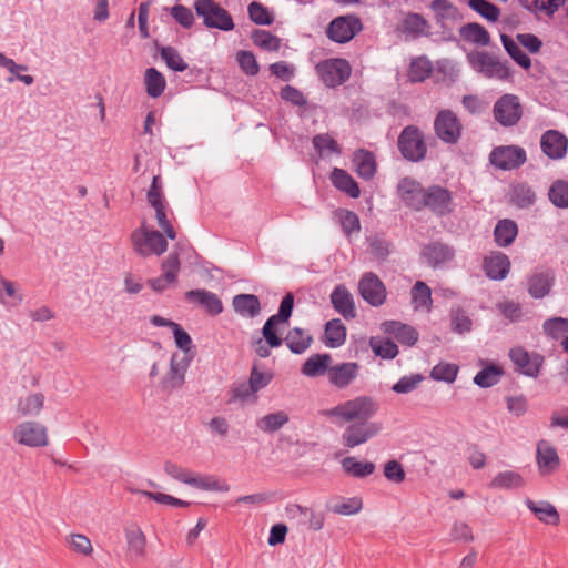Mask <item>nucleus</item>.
I'll return each mask as SVG.
<instances>
[{
	"mask_svg": "<svg viewBox=\"0 0 568 568\" xmlns=\"http://www.w3.org/2000/svg\"><path fill=\"white\" fill-rule=\"evenodd\" d=\"M378 410L379 403L377 399L361 395L323 410L322 415L342 423L368 422Z\"/></svg>",
	"mask_w": 568,
	"mask_h": 568,
	"instance_id": "1",
	"label": "nucleus"
},
{
	"mask_svg": "<svg viewBox=\"0 0 568 568\" xmlns=\"http://www.w3.org/2000/svg\"><path fill=\"white\" fill-rule=\"evenodd\" d=\"M471 69L488 79L500 81L511 80L513 72L507 61H500L498 57L487 51L475 50L466 55Z\"/></svg>",
	"mask_w": 568,
	"mask_h": 568,
	"instance_id": "2",
	"label": "nucleus"
},
{
	"mask_svg": "<svg viewBox=\"0 0 568 568\" xmlns=\"http://www.w3.org/2000/svg\"><path fill=\"white\" fill-rule=\"evenodd\" d=\"M131 244L134 253L142 257L160 256L168 248V242L162 233L149 230L144 225L132 232Z\"/></svg>",
	"mask_w": 568,
	"mask_h": 568,
	"instance_id": "3",
	"label": "nucleus"
},
{
	"mask_svg": "<svg viewBox=\"0 0 568 568\" xmlns=\"http://www.w3.org/2000/svg\"><path fill=\"white\" fill-rule=\"evenodd\" d=\"M194 9L207 28L230 31L234 28L231 14L213 0H195Z\"/></svg>",
	"mask_w": 568,
	"mask_h": 568,
	"instance_id": "4",
	"label": "nucleus"
},
{
	"mask_svg": "<svg viewBox=\"0 0 568 568\" xmlns=\"http://www.w3.org/2000/svg\"><path fill=\"white\" fill-rule=\"evenodd\" d=\"M398 149L404 159L410 162H419L425 159L427 146L422 131L414 125L403 129L398 136Z\"/></svg>",
	"mask_w": 568,
	"mask_h": 568,
	"instance_id": "5",
	"label": "nucleus"
},
{
	"mask_svg": "<svg viewBox=\"0 0 568 568\" xmlns=\"http://www.w3.org/2000/svg\"><path fill=\"white\" fill-rule=\"evenodd\" d=\"M12 438L19 445L31 448L44 447L49 443L47 427L34 420L17 424L12 432Z\"/></svg>",
	"mask_w": 568,
	"mask_h": 568,
	"instance_id": "6",
	"label": "nucleus"
},
{
	"mask_svg": "<svg viewBox=\"0 0 568 568\" xmlns=\"http://www.w3.org/2000/svg\"><path fill=\"white\" fill-rule=\"evenodd\" d=\"M524 113L523 105L516 94L505 93L498 98L493 108L496 122L501 126H515Z\"/></svg>",
	"mask_w": 568,
	"mask_h": 568,
	"instance_id": "7",
	"label": "nucleus"
},
{
	"mask_svg": "<svg viewBox=\"0 0 568 568\" xmlns=\"http://www.w3.org/2000/svg\"><path fill=\"white\" fill-rule=\"evenodd\" d=\"M316 72L329 88L343 84L351 77L352 68L345 59H327L316 64Z\"/></svg>",
	"mask_w": 568,
	"mask_h": 568,
	"instance_id": "8",
	"label": "nucleus"
},
{
	"mask_svg": "<svg viewBox=\"0 0 568 568\" xmlns=\"http://www.w3.org/2000/svg\"><path fill=\"white\" fill-rule=\"evenodd\" d=\"M362 29L363 24L358 17L354 14L339 16L329 22L326 34L334 42L346 43Z\"/></svg>",
	"mask_w": 568,
	"mask_h": 568,
	"instance_id": "9",
	"label": "nucleus"
},
{
	"mask_svg": "<svg viewBox=\"0 0 568 568\" xmlns=\"http://www.w3.org/2000/svg\"><path fill=\"white\" fill-rule=\"evenodd\" d=\"M462 123L450 110H442L435 118L434 130L439 140L447 144H455L462 135Z\"/></svg>",
	"mask_w": 568,
	"mask_h": 568,
	"instance_id": "10",
	"label": "nucleus"
},
{
	"mask_svg": "<svg viewBox=\"0 0 568 568\" xmlns=\"http://www.w3.org/2000/svg\"><path fill=\"white\" fill-rule=\"evenodd\" d=\"M526 160L525 150L517 145L497 146L489 155L490 163L505 171H510L521 166Z\"/></svg>",
	"mask_w": 568,
	"mask_h": 568,
	"instance_id": "11",
	"label": "nucleus"
},
{
	"mask_svg": "<svg viewBox=\"0 0 568 568\" xmlns=\"http://www.w3.org/2000/svg\"><path fill=\"white\" fill-rule=\"evenodd\" d=\"M358 293L365 302L374 307L383 305L387 297L384 283L373 272L363 274L358 282Z\"/></svg>",
	"mask_w": 568,
	"mask_h": 568,
	"instance_id": "12",
	"label": "nucleus"
},
{
	"mask_svg": "<svg viewBox=\"0 0 568 568\" xmlns=\"http://www.w3.org/2000/svg\"><path fill=\"white\" fill-rule=\"evenodd\" d=\"M382 430V424L378 422H357L346 427L342 435L344 446L354 448L365 444L372 437L378 435Z\"/></svg>",
	"mask_w": 568,
	"mask_h": 568,
	"instance_id": "13",
	"label": "nucleus"
},
{
	"mask_svg": "<svg viewBox=\"0 0 568 568\" xmlns=\"http://www.w3.org/2000/svg\"><path fill=\"white\" fill-rule=\"evenodd\" d=\"M420 210L429 209L433 213L444 216L453 211L452 193L442 186L433 185L425 190Z\"/></svg>",
	"mask_w": 568,
	"mask_h": 568,
	"instance_id": "14",
	"label": "nucleus"
},
{
	"mask_svg": "<svg viewBox=\"0 0 568 568\" xmlns=\"http://www.w3.org/2000/svg\"><path fill=\"white\" fill-rule=\"evenodd\" d=\"M193 359V355H182L174 353L171 357L170 369L162 379L161 385L165 390L180 388L185 381L186 371Z\"/></svg>",
	"mask_w": 568,
	"mask_h": 568,
	"instance_id": "15",
	"label": "nucleus"
},
{
	"mask_svg": "<svg viewBox=\"0 0 568 568\" xmlns=\"http://www.w3.org/2000/svg\"><path fill=\"white\" fill-rule=\"evenodd\" d=\"M509 357L517 371L529 377H537L544 363V357L537 353H528L524 347H514Z\"/></svg>",
	"mask_w": 568,
	"mask_h": 568,
	"instance_id": "16",
	"label": "nucleus"
},
{
	"mask_svg": "<svg viewBox=\"0 0 568 568\" xmlns=\"http://www.w3.org/2000/svg\"><path fill=\"white\" fill-rule=\"evenodd\" d=\"M361 366L355 362L331 365L328 382L338 389L347 388L359 375Z\"/></svg>",
	"mask_w": 568,
	"mask_h": 568,
	"instance_id": "17",
	"label": "nucleus"
},
{
	"mask_svg": "<svg viewBox=\"0 0 568 568\" xmlns=\"http://www.w3.org/2000/svg\"><path fill=\"white\" fill-rule=\"evenodd\" d=\"M331 303L334 310L346 321L356 317V307L352 293L345 285H337L331 293Z\"/></svg>",
	"mask_w": 568,
	"mask_h": 568,
	"instance_id": "18",
	"label": "nucleus"
},
{
	"mask_svg": "<svg viewBox=\"0 0 568 568\" xmlns=\"http://www.w3.org/2000/svg\"><path fill=\"white\" fill-rule=\"evenodd\" d=\"M540 146L550 159H562L567 153L568 139L556 130H548L541 135Z\"/></svg>",
	"mask_w": 568,
	"mask_h": 568,
	"instance_id": "19",
	"label": "nucleus"
},
{
	"mask_svg": "<svg viewBox=\"0 0 568 568\" xmlns=\"http://www.w3.org/2000/svg\"><path fill=\"white\" fill-rule=\"evenodd\" d=\"M397 192L402 201L409 207L420 210L425 189L412 178H404L397 185Z\"/></svg>",
	"mask_w": 568,
	"mask_h": 568,
	"instance_id": "20",
	"label": "nucleus"
},
{
	"mask_svg": "<svg viewBox=\"0 0 568 568\" xmlns=\"http://www.w3.org/2000/svg\"><path fill=\"white\" fill-rule=\"evenodd\" d=\"M352 164L354 171L363 180H372L377 171V162L374 153L366 149H358L353 153Z\"/></svg>",
	"mask_w": 568,
	"mask_h": 568,
	"instance_id": "21",
	"label": "nucleus"
},
{
	"mask_svg": "<svg viewBox=\"0 0 568 568\" xmlns=\"http://www.w3.org/2000/svg\"><path fill=\"white\" fill-rule=\"evenodd\" d=\"M486 275L495 281L506 278L510 270L508 256L501 252H493L484 260Z\"/></svg>",
	"mask_w": 568,
	"mask_h": 568,
	"instance_id": "22",
	"label": "nucleus"
},
{
	"mask_svg": "<svg viewBox=\"0 0 568 568\" xmlns=\"http://www.w3.org/2000/svg\"><path fill=\"white\" fill-rule=\"evenodd\" d=\"M555 275L551 270L537 271L528 278V293L534 298L548 295L554 285Z\"/></svg>",
	"mask_w": 568,
	"mask_h": 568,
	"instance_id": "23",
	"label": "nucleus"
},
{
	"mask_svg": "<svg viewBox=\"0 0 568 568\" xmlns=\"http://www.w3.org/2000/svg\"><path fill=\"white\" fill-rule=\"evenodd\" d=\"M189 302L197 303L211 315H219L223 311L222 301L219 296L206 290H191L185 293Z\"/></svg>",
	"mask_w": 568,
	"mask_h": 568,
	"instance_id": "24",
	"label": "nucleus"
},
{
	"mask_svg": "<svg viewBox=\"0 0 568 568\" xmlns=\"http://www.w3.org/2000/svg\"><path fill=\"white\" fill-rule=\"evenodd\" d=\"M332 184L341 192L353 199L361 195V189L354 178L345 170L334 168L331 173Z\"/></svg>",
	"mask_w": 568,
	"mask_h": 568,
	"instance_id": "25",
	"label": "nucleus"
},
{
	"mask_svg": "<svg viewBox=\"0 0 568 568\" xmlns=\"http://www.w3.org/2000/svg\"><path fill=\"white\" fill-rule=\"evenodd\" d=\"M232 305L242 317L254 318L261 313V302L254 294H237L233 297Z\"/></svg>",
	"mask_w": 568,
	"mask_h": 568,
	"instance_id": "26",
	"label": "nucleus"
},
{
	"mask_svg": "<svg viewBox=\"0 0 568 568\" xmlns=\"http://www.w3.org/2000/svg\"><path fill=\"white\" fill-rule=\"evenodd\" d=\"M454 254L455 252L450 246L440 242L430 243L423 250V256L433 267L450 261L454 257Z\"/></svg>",
	"mask_w": 568,
	"mask_h": 568,
	"instance_id": "27",
	"label": "nucleus"
},
{
	"mask_svg": "<svg viewBox=\"0 0 568 568\" xmlns=\"http://www.w3.org/2000/svg\"><path fill=\"white\" fill-rule=\"evenodd\" d=\"M537 464L542 473L552 471L559 466V457L555 447L547 440L537 444Z\"/></svg>",
	"mask_w": 568,
	"mask_h": 568,
	"instance_id": "28",
	"label": "nucleus"
},
{
	"mask_svg": "<svg viewBox=\"0 0 568 568\" xmlns=\"http://www.w3.org/2000/svg\"><path fill=\"white\" fill-rule=\"evenodd\" d=\"M332 356L329 354H314L310 356L302 365L301 372L307 377L328 375L331 368Z\"/></svg>",
	"mask_w": 568,
	"mask_h": 568,
	"instance_id": "29",
	"label": "nucleus"
},
{
	"mask_svg": "<svg viewBox=\"0 0 568 568\" xmlns=\"http://www.w3.org/2000/svg\"><path fill=\"white\" fill-rule=\"evenodd\" d=\"M459 36L468 43L481 47H486L490 43L489 32L477 22H469L460 27Z\"/></svg>",
	"mask_w": 568,
	"mask_h": 568,
	"instance_id": "30",
	"label": "nucleus"
},
{
	"mask_svg": "<svg viewBox=\"0 0 568 568\" xmlns=\"http://www.w3.org/2000/svg\"><path fill=\"white\" fill-rule=\"evenodd\" d=\"M525 504L541 523H545L548 525H558L559 524V514H558L557 509L549 501L536 503V501L527 498Z\"/></svg>",
	"mask_w": 568,
	"mask_h": 568,
	"instance_id": "31",
	"label": "nucleus"
},
{
	"mask_svg": "<svg viewBox=\"0 0 568 568\" xmlns=\"http://www.w3.org/2000/svg\"><path fill=\"white\" fill-rule=\"evenodd\" d=\"M43 405L44 395L42 393H33L19 398L17 412L22 417H36L42 410Z\"/></svg>",
	"mask_w": 568,
	"mask_h": 568,
	"instance_id": "32",
	"label": "nucleus"
},
{
	"mask_svg": "<svg viewBox=\"0 0 568 568\" xmlns=\"http://www.w3.org/2000/svg\"><path fill=\"white\" fill-rule=\"evenodd\" d=\"M283 342L292 353L302 354L311 346L313 337L302 328L294 327L287 332Z\"/></svg>",
	"mask_w": 568,
	"mask_h": 568,
	"instance_id": "33",
	"label": "nucleus"
},
{
	"mask_svg": "<svg viewBox=\"0 0 568 568\" xmlns=\"http://www.w3.org/2000/svg\"><path fill=\"white\" fill-rule=\"evenodd\" d=\"M526 485L524 477L515 470L498 473L490 481L489 487L494 489H519Z\"/></svg>",
	"mask_w": 568,
	"mask_h": 568,
	"instance_id": "34",
	"label": "nucleus"
},
{
	"mask_svg": "<svg viewBox=\"0 0 568 568\" xmlns=\"http://www.w3.org/2000/svg\"><path fill=\"white\" fill-rule=\"evenodd\" d=\"M288 422V414L284 410H277L258 418L256 426L263 433L273 434L284 427Z\"/></svg>",
	"mask_w": 568,
	"mask_h": 568,
	"instance_id": "35",
	"label": "nucleus"
},
{
	"mask_svg": "<svg viewBox=\"0 0 568 568\" xmlns=\"http://www.w3.org/2000/svg\"><path fill=\"white\" fill-rule=\"evenodd\" d=\"M510 201L519 209H527L535 204L536 193L527 183H516L510 189Z\"/></svg>",
	"mask_w": 568,
	"mask_h": 568,
	"instance_id": "36",
	"label": "nucleus"
},
{
	"mask_svg": "<svg viewBox=\"0 0 568 568\" xmlns=\"http://www.w3.org/2000/svg\"><path fill=\"white\" fill-rule=\"evenodd\" d=\"M412 304L415 311H427L432 308V290L423 281H417L410 291Z\"/></svg>",
	"mask_w": 568,
	"mask_h": 568,
	"instance_id": "37",
	"label": "nucleus"
},
{
	"mask_svg": "<svg viewBox=\"0 0 568 568\" xmlns=\"http://www.w3.org/2000/svg\"><path fill=\"white\" fill-rule=\"evenodd\" d=\"M384 326L387 333L394 335L404 345L412 346L418 339V333L412 326L395 321L386 322Z\"/></svg>",
	"mask_w": 568,
	"mask_h": 568,
	"instance_id": "38",
	"label": "nucleus"
},
{
	"mask_svg": "<svg viewBox=\"0 0 568 568\" xmlns=\"http://www.w3.org/2000/svg\"><path fill=\"white\" fill-rule=\"evenodd\" d=\"M517 234V224L509 219L499 221L494 230L495 242L501 247L510 245L515 241Z\"/></svg>",
	"mask_w": 568,
	"mask_h": 568,
	"instance_id": "39",
	"label": "nucleus"
},
{
	"mask_svg": "<svg viewBox=\"0 0 568 568\" xmlns=\"http://www.w3.org/2000/svg\"><path fill=\"white\" fill-rule=\"evenodd\" d=\"M125 538L129 554L135 558H143L146 546L143 531L138 526H131L125 529Z\"/></svg>",
	"mask_w": 568,
	"mask_h": 568,
	"instance_id": "40",
	"label": "nucleus"
},
{
	"mask_svg": "<svg viewBox=\"0 0 568 568\" xmlns=\"http://www.w3.org/2000/svg\"><path fill=\"white\" fill-rule=\"evenodd\" d=\"M325 344L328 347L336 348L346 341V328L339 318L331 320L325 325Z\"/></svg>",
	"mask_w": 568,
	"mask_h": 568,
	"instance_id": "41",
	"label": "nucleus"
},
{
	"mask_svg": "<svg viewBox=\"0 0 568 568\" xmlns=\"http://www.w3.org/2000/svg\"><path fill=\"white\" fill-rule=\"evenodd\" d=\"M144 85L149 97L159 98L166 88V81L160 71L149 68L144 72Z\"/></svg>",
	"mask_w": 568,
	"mask_h": 568,
	"instance_id": "42",
	"label": "nucleus"
},
{
	"mask_svg": "<svg viewBox=\"0 0 568 568\" xmlns=\"http://www.w3.org/2000/svg\"><path fill=\"white\" fill-rule=\"evenodd\" d=\"M342 467L348 475L357 478H364L372 475L375 465L371 462H358L355 457H345L342 460Z\"/></svg>",
	"mask_w": 568,
	"mask_h": 568,
	"instance_id": "43",
	"label": "nucleus"
},
{
	"mask_svg": "<svg viewBox=\"0 0 568 568\" xmlns=\"http://www.w3.org/2000/svg\"><path fill=\"white\" fill-rule=\"evenodd\" d=\"M501 43L506 50V52L511 57V59L521 68L528 70L531 67L530 58L520 49L516 41L507 36L501 34L500 37Z\"/></svg>",
	"mask_w": 568,
	"mask_h": 568,
	"instance_id": "44",
	"label": "nucleus"
},
{
	"mask_svg": "<svg viewBox=\"0 0 568 568\" xmlns=\"http://www.w3.org/2000/svg\"><path fill=\"white\" fill-rule=\"evenodd\" d=\"M504 372L500 367L490 365L476 374L474 383L483 388L491 387L499 382Z\"/></svg>",
	"mask_w": 568,
	"mask_h": 568,
	"instance_id": "45",
	"label": "nucleus"
},
{
	"mask_svg": "<svg viewBox=\"0 0 568 568\" xmlns=\"http://www.w3.org/2000/svg\"><path fill=\"white\" fill-rule=\"evenodd\" d=\"M548 197L555 206L568 207V182L564 180L555 181L548 191Z\"/></svg>",
	"mask_w": 568,
	"mask_h": 568,
	"instance_id": "46",
	"label": "nucleus"
},
{
	"mask_svg": "<svg viewBox=\"0 0 568 568\" xmlns=\"http://www.w3.org/2000/svg\"><path fill=\"white\" fill-rule=\"evenodd\" d=\"M160 55L165 62L166 67L175 72H183L189 67L179 51L173 47L161 48Z\"/></svg>",
	"mask_w": 568,
	"mask_h": 568,
	"instance_id": "47",
	"label": "nucleus"
},
{
	"mask_svg": "<svg viewBox=\"0 0 568 568\" xmlns=\"http://www.w3.org/2000/svg\"><path fill=\"white\" fill-rule=\"evenodd\" d=\"M468 6L488 21L496 22L500 17L499 8L487 0H469Z\"/></svg>",
	"mask_w": 568,
	"mask_h": 568,
	"instance_id": "48",
	"label": "nucleus"
},
{
	"mask_svg": "<svg viewBox=\"0 0 568 568\" xmlns=\"http://www.w3.org/2000/svg\"><path fill=\"white\" fill-rule=\"evenodd\" d=\"M433 65L426 58L415 59L409 68L408 77L412 82H423L429 77Z\"/></svg>",
	"mask_w": 568,
	"mask_h": 568,
	"instance_id": "49",
	"label": "nucleus"
},
{
	"mask_svg": "<svg viewBox=\"0 0 568 568\" xmlns=\"http://www.w3.org/2000/svg\"><path fill=\"white\" fill-rule=\"evenodd\" d=\"M252 41L255 45L266 51H277L281 47L280 39L266 30L253 31Z\"/></svg>",
	"mask_w": 568,
	"mask_h": 568,
	"instance_id": "50",
	"label": "nucleus"
},
{
	"mask_svg": "<svg viewBox=\"0 0 568 568\" xmlns=\"http://www.w3.org/2000/svg\"><path fill=\"white\" fill-rule=\"evenodd\" d=\"M427 27L426 20L418 13H408L402 21L399 30L405 33L418 36L424 33Z\"/></svg>",
	"mask_w": 568,
	"mask_h": 568,
	"instance_id": "51",
	"label": "nucleus"
},
{
	"mask_svg": "<svg viewBox=\"0 0 568 568\" xmlns=\"http://www.w3.org/2000/svg\"><path fill=\"white\" fill-rule=\"evenodd\" d=\"M313 145L321 154H341V148L336 140L327 133L317 134L313 138Z\"/></svg>",
	"mask_w": 568,
	"mask_h": 568,
	"instance_id": "52",
	"label": "nucleus"
},
{
	"mask_svg": "<svg viewBox=\"0 0 568 568\" xmlns=\"http://www.w3.org/2000/svg\"><path fill=\"white\" fill-rule=\"evenodd\" d=\"M190 486L195 487L197 489L202 490H209V491H229V485L227 484H221L215 477L213 476H197L193 474L192 480Z\"/></svg>",
	"mask_w": 568,
	"mask_h": 568,
	"instance_id": "53",
	"label": "nucleus"
},
{
	"mask_svg": "<svg viewBox=\"0 0 568 568\" xmlns=\"http://www.w3.org/2000/svg\"><path fill=\"white\" fill-rule=\"evenodd\" d=\"M544 332L552 339H559L568 333V320L564 317H552L545 321Z\"/></svg>",
	"mask_w": 568,
	"mask_h": 568,
	"instance_id": "54",
	"label": "nucleus"
},
{
	"mask_svg": "<svg viewBox=\"0 0 568 568\" xmlns=\"http://www.w3.org/2000/svg\"><path fill=\"white\" fill-rule=\"evenodd\" d=\"M458 373V367L449 363H439L433 367L430 377L435 381L453 383Z\"/></svg>",
	"mask_w": 568,
	"mask_h": 568,
	"instance_id": "55",
	"label": "nucleus"
},
{
	"mask_svg": "<svg viewBox=\"0 0 568 568\" xmlns=\"http://www.w3.org/2000/svg\"><path fill=\"white\" fill-rule=\"evenodd\" d=\"M338 216L342 230L347 236L361 231V221L355 212L342 210L338 212Z\"/></svg>",
	"mask_w": 568,
	"mask_h": 568,
	"instance_id": "56",
	"label": "nucleus"
},
{
	"mask_svg": "<svg viewBox=\"0 0 568 568\" xmlns=\"http://www.w3.org/2000/svg\"><path fill=\"white\" fill-rule=\"evenodd\" d=\"M247 11L250 19L256 24L270 26L274 21L270 11L260 2L250 3Z\"/></svg>",
	"mask_w": 568,
	"mask_h": 568,
	"instance_id": "57",
	"label": "nucleus"
},
{
	"mask_svg": "<svg viewBox=\"0 0 568 568\" xmlns=\"http://www.w3.org/2000/svg\"><path fill=\"white\" fill-rule=\"evenodd\" d=\"M362 507V499L358 497H352L336 503L332 507V510L338 515L351 516L359 513Z\"/></svg>",
	"mask_w": 568,
	"mask_h": 568,
	"instance_id": "58",
	"label": "nucleus"
},
{
	"mask_svg": "<svg viewBox=\"0 0 568 568\" xmlns=\"http://www.w3.org/2000/svg\"><path fill=\"white\" fill-rule=\"evenodd\" d=\"M181 268L180 257L178 253H170L161 264L162 275L165 280L176 282Z\"/></svg>",
	"mask_w": 568,
	"mask_h": 568,
	"instance_id": "59",
	"label": "nucleus"
},
{
	"mask_svg": "<svg viewBox=\"0 0 568 568\" xmlns=\"http://www.w3.org/2000/svg\"><path fill=\"white\" fill-rule=\"evenodd\" d=\"M164 471L168 476L171 478L179 480L181 483H184L186 485L191 484L193 471L173 463V462H165L164 464Z\"/></svg>",
	"mask_w": 568,
	"mask_h": 568,
	"instance_id": "60",
	"label": "nucleus"
},
{
	"mask_svg": "<svg viewBox=\"0 0 568 568\" xmlns=\"http://www.w3.org/2000/svg\"><path fill=\"white\" fill-rule=\"evenodd\" d=\"M241 69L248 75H256L260 71L255 55L251 51L241 50L236 54Z\"/></svg>",
	"mask_w": 568,
	"mask_h": 568,
	"instance_id": "61",
	"label": "nucleus"
},
{
	"mask_svg": "<svg viewBox=\"0 0 568 568\" xmlns=\"http://www.w3.org/2000/svg\"><path fill=\"white\" fill-rule=\"evenodd\" d=\"M278 324L280 322L275 321L274 317H268L262 328L263 337L270 347H278L283 343V338H281L276 332Z\"/></svg>",
	"mask_w": 568,
	"mask_h": 568,
	"instance_id": "62",
	"label": "nucleus"
},
{
	"mask_svg": "<svg viewBox=\"0 0 568 568\" xmlns=\"http://www.w3.org/2000/svg\"><path fill=\"white\" fill-rule=\"evenodd\" d=\"M172 332L176 346L183 351V355H193L192 338L186 331H184L178 323L172 324Z\"/></svg>",
	"mask_w": 568,
	"mask_h": 568,
	"instance_id": "63",
	"label": "nucleus"
},
{
	"mask_svg": "<svg viewBox=\"0 0 568 568\" xmlns=\"http://www.w3.org/2000/svg\"><path fill=\"white\" fill-rule=\"evenodd\" d=\"M273 379V373L270 371L261 372L258 371L257 366L254 365L248 381L251 383V388H254L255 392H260L261 389L265 388Z\"/></svg>",
	"mask_w": 568,
	"mask_h": 568,
	"instance_id": "64",
	"label": "nucleus"
}]
</instances>
